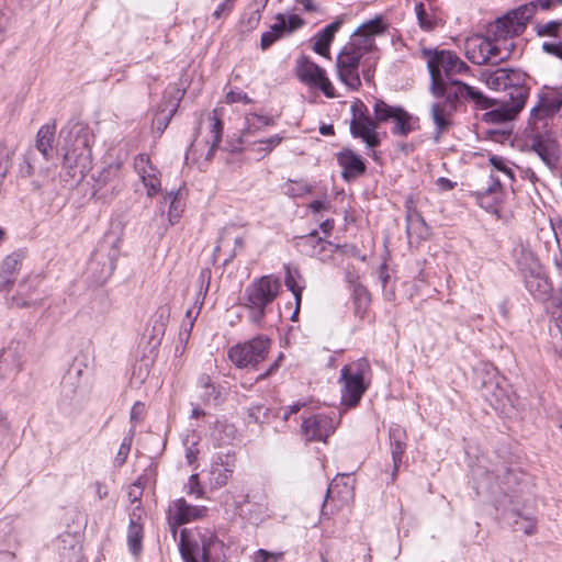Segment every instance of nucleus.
I'll return each instance as SVG.
<instances>
[{
    "label": "nucleus",
    "mask_w": 562,
    "mask_h": 562,
    "mask_svg": "<svg viewBox=\"0 0 562 562\" xmlns=\"http://www.w3.org/2000/svg\"><path fill=\"white\" fill-rule=\"evenodd\" d=\"M439 88L435 83H430V93L442 99L436 101L430 106V116L435 124L434 140L438 143L442 134L447 133L452 125V115L458 108L465 101L473 102L477 108L484 110L495 104V101L485 97L481 91L460 80H445L438 82Z\"/></svg>",
    "instance_id": "nucleus-1"
},
{
    "label": "nucleus",
    "mask_w": 562,
    "mask_h": 562,
    "mask_svg": "<svg viewBox=\"0 0 562 562\" xmlns=\"http://www.w3.org/2000/svg\"><path fill=\"white\" fill-rule=\"evenodd\" d=\"M60 136L65 140L63 166L69 170L71 177H76L77 172L83 177L91 168L92 160L93 135L90 128L81 122L71 121L60 130Z\"/></svg>",
    "instance_id": "nucleus-2"
},
{
    "label": "nucleus",
    "mask_w": 562,
    "mask_h": 562,
    "mask_svg": "<svg viewBox=\"0 0 562 562\" xmlns=\"http://www.w3.org/2000/svg\"><path fill=\"white\" fill-rule=\"evenodd\" d=\"M179 546L184 562H221L225 557L223 541L206 528L190 535L182 531Z\"/></svg>",
    "instance_id": "nucleus-3"
},
{
    "label": "nucleus",
    "mask_w": 562,
    "mask_h": 562,
    "mask_svg": "<svg viewBox=\"0 0 562 562\" xmlns=\"http://www.w3.org/2000/svg\"><path fill=\"white\" fill-rule=\"evenodd\" d=\"M280 289V280L272 274L263 276L246 288L244 306L248 310V319L251 323H262Z\"/></svg>",
    "instance_id": "nucleus-4"
},
{
    "label": "nucleus",
    "mask_w": 562,
    "mask_h": 562,
    "mask_svg": "<svg viewBox=\"0 0 562 562\" xmlns=\"http://www.w3.org/2000/svg\"><path fill=\"white\" fill-rule=\"evenodd\" d=\"M372 370L368 359L360 358L340 370L341 402L353 407L358 405L362 395L371 384Z\"/></svg>",
    "instance_id": "nucleus-5"
},
{
    "label": "nucleus",
    "mask_w": 562,
    "mask_h": 562,
    "mask_svg": "<svg viewBox=\"0 0 562 562\" xmlns=\"http://www.w3.org/2000/svg\"><path fill=\"white\" fill-rule=\"evenodd\" d=\"M486 86L495 91H503L506 99L517 102V106L525 105L529 95L527 75L519 69L497 68L484 74Z\"/></svg>",
    "instance_id": "nucleus-6"
},
{
    "label": "nucleus",
    "mask_w": 562,
    "mask_h": 562,
    "mask_svg": "<svg viewBox=\"0 0 562 562\" xmlns=\"http://www.w3.org/2000/svg\"><path fill=\"white\" fill-rule=\"evenodd\" d=\"M536 11L537 4L533 0L521 4L504 16L498 18L487 30V34L492 35L501 46H508L512 52L514 44L508 38L520 35Z\"/></svg>",
    "instance_id": "nucleus-7"
},
{
    "label": "nucleus",
    "mask_w": 562,
    "mask_h": 562,
    "mask_svg": "<svg viewBox=\"0 0 562 562\" xmlns=\"http://www.w3.org/2000/svg\"><path fill=\"white\" fill-rule=\"evenodd\" d=\"M424 54L427 56L430 83H435L437 89L438 82L454 80L453 76L470 71V67L452 50H424Z\"/></svg>",
    "instance_id": "nucleus-8"
},
{
    "label": "nucleus",
    "mask_w": 562,
    "mask_h": 562,
    "mask_svg": "<svg viewBox=\"0 0 562 562\" xmlns=\"http://www.w3.org/2000/svg\"><path fill=\"white\" fill-rule=\"evenodd\" d=\"M467 58L475 65L497 64L510 56L508 46H501L492 35H473L464 43Z\"/></svg>",
    "instance_id": "nucleus-9"
},
{
    "label": "nucleus",
    "mask_w": 562,
    "mask_h": 562,
    "mask_svg": "<svg viewBox=\"0 0 562 562\" xmlns=\"http://www.w3.org/2000/svg\"><path fill=\"white\" fill-rule=\"evenodd\" d=\"M271 340L259 335L243 344H237L228 350V358L237 368H255L263 361L269 352Z\"/></svg>",
    "instance_id": "nucleus-10"
},
{
    "label": "nucleus",
    "mask_w": 562,
    "mask_h": 562,
    "mask_svg": "<svg viewBox=\"0 0 562 562\" xmlns=\"http://www.w3.org/2000/svg\"><path fill=\"white\" fill-rule=\"evenodd\" d=\"M374 115L381 124L392 122L393 135L407 136L418 128V119L413 117L401 106H392L383 100H376L373 106Z\"/></svg>",
    "instance_id": "nucleus-11"
},
{
    "label": "nucleus",
    "mask_w": 562,
    "mask_h": 562,
    "mask_svg": "<svg viewBox=\"0 0 562 562\" xmlns=\"http://www.w3.org/2000/svg\"><path fill=\"white\" fill-rule=\"evenodd\" d=\"M295 75L303 85L310 89L322 91L326 98L334 99L337 97L326 70L310 58L302 56L297 59Z\"/></svg>",
    "instance_id": "nucleus-12"
},
{
    "label": "nucleus",
    "mask_w": 562,
    "mask_h": 562,
    "mask_svg": "<svg viewBox=\"0 0 562 562\" xmlns=\"http://www.w3.org/2000/svg\"><path fill=\"white\" fill-rule=\"evenodd\" d=\"M362 56L355 45H345L336 59L338 79L349 89L358 90L361 87L359 65Z\"/></svg>",
    "instance_id": "nucleus-13"
},
{
    "label": "nucleus",
    "mask_w": 562,
    "mask_h": 562,
    "mask_svg": "<svg viewBox=\"0 0 562 562\" xmlns=\"http://www.w3.org/2000/svg\"><path fill=\"white\" fill-rule=\"evenodd\" d=\"M386 30L382 16H376L361 24L352 34L351 41L347 45H355L360 55L369 53L375 48V36Z\"/></svg>",
    "instance_id": "nucleus-14"
},
{
    "label": "nucleus",
    "mask_w": 562,
    "mask_h": 562,
    "mask_svg": "<svg viewBox=\"0 0 562 562\" xmlns=\"http://www.w3.org/2000/svg\"><path fill=\"white\" fill-rule=\"evenodd\" d=\"M236 468L235 453H218L211 463L209 482L211 487L221 488L225 486L232 477Z\"/></svg>",
    "instance_id": "nucleus-15"
},
{
    "label": "nucleus",
    "mask_w": 562,
    "mask_h": 562,
    "mask_svg": "<svg viewBox=\"0 0 562 562\" xmlns=\"http://www.w3.org/2000/svg\"><path fill=\"white\" fill-rule=\"evenodd\" d=\"M296 245L301 250L310 256L319 259L321 261H328L331 259L333 254L339 248L338 245L325 240L318 236L316 231L297 237Z\"/></svg>",
    "instance_id": "nucleus-16"
},
{
    "label": "nucleus",
    "mask_w": 562,
    "mask_h": 562,
    "mask_svg": "<svg viewBox=\"0 0 562 562\" xmlns=\"http://www.w3.org/2000/svg\"><path fill=\"white\" fill-rule=\"evenodd\" d=\"M335 428L334 419L325 414L304 418L301 426L302 434L307 441H326Z\"/></svg>",
    "instance_id": "nucleus-17"
},
{
    "label": "nucleus",
    "mask_w": 562,
    "mask_h": 562,
    "mask_svg": "<svg viewBox=\"0 0 562 562\" xmlns=\"http://www.w3.org/2000/svg\"><path fill=\"white\" fill-rule=\"evenodd\" d=\"M207 508L189 504L184 498L173 501L168 508V521L172 528L205 516Z\"/></svg>",
    "instance_id": "nucleus-18"
},
{
    "label": "nucleus",
    "mask_w": 562,
    "mask_h": 562,
    "mask_svg": "<svg viewBox=\"0 0 562 562\" xmlns=\"http://www.w3.org/2000/svg\"><path fill=\"white\" fill-rule=\"evenodd\" d=\"M353 499V484L350 475H337L329 484L324 503L322 505V516H326L325 508L328 502H338V507L347 505Z\"/></svg>",
    "instance_id": "nucleus-19"
},
{
    "label": "nucleus",
    "mask_w": 562,
    "mask_h": 562,
    "mask_svg": "<svg viewBox=\"0 0 562 562\" xmlns=\"http://www.w3.org/2000/svg\"><path fill=\"white\" fill-rule=\"evenodd\" d=\"M381 124L376 117H363L350 121V133L352 137L360 138L368 148H375L380 145L376 128Z\"/></svg>",
    "instance_id": "nucleus-20"
},
{
    "label": "nucleus",
    "mask_w": 562,
    "mask_h": 562,
    "mask_svg": "<svg viewBox=\"0 0 562 562\" xmlns=\"http://www.w3.org/2000/svg\"><path fill=\"white\" fill-rule=\"evenodd\" d=\"M482 396L496 412L504 413L508 407H513L514 401L508 392V385L504 378L502 382H492L487 390H484Z\"/></svg>",
    "instance_id": "nucleus-21"
},
{
    "label": "nucleus",
    "mask_w": 562,
    "mask_h": 562,
    "mask_svg": "<svg viewBox=\"0 0 562 562\" xmlns=\"http://www.w3.org/2000/svg\"><path fill=\"white\" fill-rule=\"evenodd\" d=\"M504 193L502 183L497 176H490V182L486 189L476 192V200L481 207L488 212H496L497 206L502 203Z\"/></svg>",
    "instance_id": "nucleus-22"
},
{
    "label": "nucleus",
    "mask_w": 562,
    "mask_h": 562,
    "mask_svg": "<svg viewBox=\"0 0 562 562\" xmlns=\"http://www.w3.org/2000/svg\"><path fill=\"white\" fill-rule=\"evenodd\" d=\"M143 508L138 504L130 515V525L127 529V546L133 555L137 557L143 550L144 529L140 524Z\"/></svg>",
    "instance_id": "nucleus-23"
},
{
    "label": "nucleus",
    "mask_w": 562,
    "mask_h": 562,
    "mask_svg": "<svg viewBox=\"0 0 562 562\" xmlns=\"http://www.w3.org/2000/svg\"><path fill=\"white\" fill-rule=\"evenodd\" d=\"M337 161L342 168L341 176L345 180L355 179L366 171L364 160L351 149H342L337 155Z\"/></svg>",
    "instance_id": "nucleus-24"
},
{
    "label": "nucleus",
    "mask_w": 562,
    "mask_h": 562,
    "mask_svg": "<svg viewBox=\"0 0 562 562\" xmlns=\"http://www.w3.org/2000/svg\"><path fill=\"white\" fill-rule=\"evenodd\" d=\"M7 300L10 306L34 307L42 304L43 297L37 293L36 284L24 280L19 284L16 293Z\"/></svg>",
    "instance_id": "nucleus-25"
},
{
    "label": "nucleus",
    "mask_w": 562,
    "mask_h": 562,
    "mask_svg": "<svg viewBox=\"0 0 562 562\" xmlns=\"http://www.w3.org/2000/svg\"><path fill=\"white\" fill-rule=\"evenodd\" d=\"M415 14L418 25L424 32H432L442 25V19L438 9L430 2H416Z\"/></svg>",
    "instance_id": "nucleus-26"
},
{
    "label": "nucleus",
    "mask_w": 562,
    "mask_h": 562,
    "mask_svg": "<svg viewBox=\"0 0 562 562\" xmlns=\"http://www.w3.org/2000/svg\"><path fill=\"white\" fill-rule=\"evenodd\" d=\"M562 106V87L544 88L539 97V103L531 110V115L542 111L546 115H553Z\"/></svg>",
    "instance_id": "nucleus-27"
},
{
    "label": "nucleus",
    "mask_w": 562,
    "mask_h": 562,
    "mask_svg": "<svg viewBox=\"0 0 562 562\" xmlns=\"http://www.w3.org/2000/svg\"><path fill=\"white\" fill-rule=\"evenodd\" d=\"M526 289L537 300L544 301L550 296L551 284L544 276L542 268L536 273L524 276Z\"/></svg>",
    "instance_id": "nucleus-28"
},
{
    "label": "nucleus",
    "mask_w": 562,
    "mask_h": 562,
    "mask_svg": "<svg viewBox=\"0 0 562 562\" xmlns=\"http://www.w3.org/2000/svg\"><path fill=\"white\" fill-rule=\"evenodd\" d=\"M501 105L493 109L483 115V120L487 123H504L513 120L525 105L517 106V102H512L506 99L499 100Z\"/></svg>",
    "instance_id": "nucleus-29"
},
{
    "label": "nucleus",
    "mask_w": 562,
    "mask_h": 562,
    "mask_svg": "<svg viewBox=\"0 0 562 562\" xmlns=\"http://www.w3.org/2000/svg\"><path fill=\"white\" fill-rule=\"evenodd\" d=\"M513 256L516 266L522 276L527 273H536L540 268H542L535 254L522 244H519L514 248Z\"/></svg>",
    "instance_id": "nucleus-30"
},
{
    "label": "nucleus",
    "mask_w": 562,
    "mask_h": 562,
    "mask_svg": "<svg viewBox=\"0 0 562 562\" xmlns=\"http://www.w3.org/2000/svg\"><path fill=\"white\" fill-rule=\"evenodd\" d=\"M406 434L405 431L400 428L398 426L390 428V445H391V454L392 460L394 463V469L392 471V480L394 481L397 472L398 467L402 462L403 454L406 450V442H405Z\"/></svg>",
    "instance_id": "nucleus-31"
},
{
    "label": "nucleus",
    "mask_w": 562,
    "mask_h": 562,
    "mask_svg": "<svg viewBox=\"0 0 562 562\" xmlns=\"http://www.w3.org/2000/svg\"><path fill=\"white\" fill-rule=\"evenodd\" d=\"M24 254L19 250L14 251L2 261L0 266V274L3 281L0 283V291H5L13 282L12 277L20 270Z\"/></svg>",
    "instance_id": "nucleus-32"
},
{
    "label": "nucleus",
    "mask_w": 562,
    "mask_h": 562,
    "mask_svg": "<svg viewBox=\"0 0 562 562\" xmlns=\"http://www.w3.org/2000/svg\"><path fill=\"white\" fill-rule=\"evenodd\" d=\"M535 150L541 160L550 168L554 167L559 160L558 144L550 138H539L532 144Z\"/></svg>",
    "instance_id": "nucleus-33"
},
{
    "label": "nucleus",
    "mask_w": 562,
    "mask_h": 562,
    "mask_svg": "<svg viewBox=\"0 0 562 562\" xmlns=\"http://www.w3.org/2000/svg\"><path fill=\"white\" fill-rule=\"evenodd\" d=\"M209 122V136L205 140L207 145H210L205 159L211 160L214 157L215 150L217 149L223 134V124L222 121L215 115L207 116Z\"/></svg>",
    "instance_id": "nucleus-34"
},
{
    "label": "nucleus",
    "mask_w": 562,
    "mask_h": 562,
    "mask_svg": "<svg viewBox=\"0 0 562 562\" xmlns=\"http://www.w3.org/2000/svg\"><path fill=\"white\" fill-rule=\"evenodd\" d=\"M340 26L341 22L335 21L327 25L323 31L317 33L315 35L313 49L322 56H328L330 43L333 42L335 33L340 29Z\"/></svg>",
    "instance_id": "nucleus-35"
},
{
    "label": "nucleus",
    "mask_w": 562,
    "mask_h": 562,
    "mask_svg": "<svg viewBox=\"0 0 562 562\" xmlns=\"http://www.w3.org/2000/svg\"><path fill=\"white\" fill-rule=\"evenodd\" d=\"M56 124H47L40 128L36 137V148L45 159L50 157L55 140Z\"/></svg>",
    "instance_id": "nucleus-36"
},
{
    "label": "nucleus",
    "mask_w": 562,
    "mask_h": 562,
    "mask_svg": "<svg viewBox=\"0 0 562 562\" xmlns=\"http://www.w3.org/2000/svg\"><path fill=\"white\" fill-rule=\"evenodd\" d=\"M285 16L282 13H278L276 22L270 26V30L261 35L260 47L262 50L268 49L279 38L286 35L285 32Z\"/></svg>",
    "instance_id": "nucleus-37"
},
{
    "label": "nucleus",
    "mask_w": 562,
    "mask_h": 562,
    "mask_svg": "<svg viewBox=\"0 0 562 562\" xmlns=\"http://www.w3.org/2000/svg\"><path fill=\"white\" fill-rule=\"evenodd\" d=\"M497 381L502 382V378L498 375L496 368L492 364H483L475 370V384L481 393L487 390L492 382Z\"/></svg>",
    "instance_id": "nucleus-38"
},
{
    "label": "nucleus",
    "mask_w": 562,
    "mask_h": 562,
    "mask_svg": "<svg viewBox=\"0 0 562 562\" xmlns=\"http://www.w3.org/2000/svg\"><path fill=\"white\" fill-rule=\"evenodd\" d=\"M406 221V234L409 241H412L414 237L419 240L428 236L429 228L419 214H409L407 215Z\"/></svg>",
    "instance_id": "nucleus-39"
},
{
    "label": "nucleus",
    "mask_w": 562,
    "mask_h": 562,
    "mask_svg": "<svg viewBox=\"0 0 562 562\" xmlns=\"http://www.w3.org/2000/svg\"><path fill=\"white\" fill-rule=\"evenodd\" d=\"M182 97L183 91L180 88H178L176 85L169 86L164 94L158 110H164V112H169V115H175Z\"/></svg>",
    "instance_id": "nucleus-40"
},
{
    "label": "nucleus",
    "mask_w": 562,
    "mask_h": 562,
    "mask_svg": "<svg viewBox=\"0 0 562 562\" xmlns=\"http://www.w3.org/2000/svg\"><path fill=\"white\" fill-rule=\"evenodd\" d=\"M276 124V121L271 116L259 115L257 113H249L246 115V126L243 132V136L247 137L255 134L256 132Z\"/></svg>",
    "instance_id": "nucleus-41"
},
{
    "label": "nucleus",
    "mask_w": 562,
    "mask_h": 562,
    "mask_svg": "<svg viewBox=\"0 0 562 562\" xmlns=\"http://www.w3.org/2000/svg\"><path fill=\"white\" fill-rule=\"evenodd\" d=\"M537 236L538 239L544 244L547 249H550L553 244L560 247V241H562V224L555 228L550 221L546 226L539 228Z\"/></svg>",
    "instance_id": "nucleus-42"
},
{
    "label": "nucleus",
    "mask_w": 562,
    "mask_h": 562,
    "mask_svg": "<svg viewBox=\"0 0 562 562\" xmlns=\"http://www.w3.org/2000/svg\"><path fill=\"white\" fill-rule=\"evenodd\" d=\"M352 301L355 314L359 317H363L370 305V294L368 290L361 284H356L352 291Z\"/></svg>",
    "instance_id": "nucleus-43"
},
{
    "label": "nucleus",
    "mask_w": 562,
    "mask_h": 562,
    "mask_svg": "<svg viewBox=\"0 0 562 562\" xmlns=\"http://www.w3.org/2000/svg\"><path fill=\"white\" fill-rule=\"evenodd\" d=\"M134 169L138 177H147V175L159 173V170L150 162L146 154H138L134 159Z\"/></svg>",
    "instance_id": "nucleus-44"
},
{
    "label": "nucleus",
    "mask_w": 562,
    "mask_h": 562,
    "mask_svg": "<svg viewBox=\"0 0 562 562\" xmlns=\"http://www.w3.org/2000/svg\"><path fill=\"white\" fill-rule=\"evenodd\" d=\"M179 195V191L168 192V199H170L168 216L171 225L178 222L183 211V204L181 203Z\"/></svg>",
    "instance_id": "nucleus-45"
},
{
    "label": "nucleus",
    "mask_w": 562,
    "mask_h": 562,
    "mask_svg": "<svg viewBox=\"0 0 562 562\" xmlns=\"http://www.w3.org/2000/svg\"><path fill=\"white\" fill-rule=\"evenodd\" d=\"M285 277L284 284L289 291H294L295 289L302 286L300 281L302 280V276L300 270L296 267H292L291 265L284 266Z\"/></svg>",
    "instance_id": "nucleus-46"
},
{
    "label": "nucleus",
    "mask_w": 562,
    "mask_h": 562,
    "mask_svg": "<svg viewBox=\"0 0 562 562\" xmlns=\"http://www.w3.org/2000/svg\"><path fill=\"white\" fill-rule=\"evenodd\" d=\"M184 491L189 496L194 498H202L204 496V488L200 483L199 475L192 474L189 476Z\"/></svg>",
    "instance_id": "nucleus-47"
},
{
    "label": "nucleus",
    "mask_w": 562,
    "mask_h": 562,
    "mask_svg": "<svg viewBox=\"0 0 562 562\" xmlns=\"http://www.w3.org/2000/svg\"><path fill=\"white\" fill-rule=\"evenodd\" d=\"M133 436H134V427H132L130 429V432L128 435L123 439L121 446H120V449H119V452L115 457V463L117 465H122L125 463L126 459H127V456L130 453V450H131V446H132V441H133Z\"/></svg>",
    "instance_id": "nucleus-48"
},
{
    "label": "nucleus",
    "mask_w": 562,
    "mask_h": 562,
    "mask_svg": "<svg viewBox=\"0 0 562 562\" xmlns=\"http://www.w3.org/2000/svg\"><path fill=\"white\" fill-rule=\"evenodd\" d=\"M140 180H142L144 187L147 189V195L149 198H151L160 192V189H161L160 172L147 175V177H143V179H140Z\"/></svg>",
    "instance_id": "nucleus-49"
},
{
    "label": "nucleus",
    "mask_w": 562,
    "mask_h": 562,
    "mask_svg": "<svg viewBox=\"0 0 562 562\" xmlns=\"http://www.w3.org/2000/svg\"><path fill=\"white\" fill-rule=\"evenodd\" d=\"M514 530H521L526 536H532L537 531V522L533 518L519 517L513 524Z\"/></svg>",
    "instance_id": "nucleus-50"
},
{
    "label": "nucleus",
    "mask_w": 562,
    "mask_h": 562,
    "mask_svg": "<svg viewBox=\"0 0 562 562\" xmlns=\"http://www.w3.org/2000/svg\"><path fill=\"white\" fill-rule=\"evenodd\" d=\"M283 558V552H270L265 549H258L252 555V562H281Z\"/></svg>",
    "instance_id": "nucleus-51"
},
{
    "label": "nucleus",
    "mask_w": 562,
    "mask_h": 562,
    "mask_svg": "<svg viewBox=\"0 0 562 562\" xmlns=\"http://www.w3.org/2000/svg\"><path fill=\"white\" fill-rule=\"evenodd\" d=\"M195 317L192 316V311L189 310L186 314V318L183 319L180 330H179V339L180 341L187 342L190 338L191 330L194 325Z\"/></svg>",
    "instance_id": "nucleus-52"
},
{
    "label": "nucleus",
    "mask_w": 562,
    "mask_h": 562,
    "mask_svg": "<svg viewBox=\"0 0 562 562\" xmlns=\"http://www.w3.org/2000/svg\"><path fill=\"white\" fill-rule=\"evenodd\" d=\"M561 21H549L538 26V35L557 37L561 29Z\"/></svg>",
    "instance_id": "nucleus-53"
},
{
    "label": "nucleus",
    "mask_w": 562,
    "mask_h": 562,
    "mask_svg": "<svg viewBox=\"0 0 562 562\" xmlns=\"http://www.w3.org/2000/svg\"><path fill=\"white\" fill-rule=\"evenodd\" d=\"M282 140H283V136L279 135V134H276V135L270 136L269 138L261 139V140H259V142H257L255 144L259 145V146L263 145V147H259L258 150L265 151L266 154H269Z\"/></svg>",
    "instance_id": "nucleus-54"
},
{
    "label": "nucleus",
    "mask_w": 562,
    "mask_h": 562,
    "mask_svg": "<svg viewBox=\"0 0 562 562\" xmlns=\"http://www.w3.org/2000/svg\"><path fill=\"white\" fill-rule=\"evenodd\" d=\"M172 116L173 115H169V112H164V110H158L154 117V125H155L156 130L159 133H162L167 128Z\"/></svg>",
    "instance_id": "nucleus-55"
},
{
    "label": "nucleus",
    "mask_w": 562,
    "mask_h": 562,
    "mask_svg": "<svg viewBox=\"0 0 562 562\" xmlns=\"http://www.w3.org/2000/svg\"><path fill=\"white\" fill-rule=\"evenodd\" d=\"M491 165L498 171L503 172L510 181L514 180V172L513 170L507 167L504 159L498 156H492L490 158Z\"/></svg>",
    "instance_id": "nucleus-56"
},
{
    "label": "nucleus",
    "mask_w": 562,
    "mask_h": 562,
    "mask_svg": "<svg viewBox=\"0 0 562 562\" xmlns=\"http://www.w3.org/2000/svg\"><path fill=\"white\" fill-rule=\"evenodd\" d=\"M119 171V166H109L108 168L103 169L97 179V182L99 184V189L103 184H106L108 182L112 181L114 178H116Z\"/></svg>",
    "instance_id": "nucleus-57"
},
{
    "label": "nucleus",
    "mask_w": 562,
    "mask_h": 562,
    "mask_svg": "<svg viewBox=\"0 0 562 562\" xmlns=\"http://www.w3.org/2000/svg\"><path fill=\"white\" fill-rule=\"evenodd\" d=\"M351 113H352V119L351 120H360V119H363V117H370V115L368 113V108L359 99H357L356 101L352 102V104H351Z\"/></svg>",
    "instance_id": "nucleus-58"
},
{
    "label": "nucleus",
    "mask_w": 562,
    "mask_h": 562,
    "mask_svg": "<svg viewBox=\"0 0 562 562\" xmlns=\"http://www.w3.org/2000/svg\"><path fill=\"white\" fill-rule=\"evenodd\" d=\"M226 101H227V103L243 102L245 104L252 102V100L243 90H231L226 94Z\"/></svg>",
    "instance_id": "nucleus-59"
},
{
    "label": "nucleus",
    "mask_w": 562,
    "mask_h": 562,
    "mask_svg": "<svg viewBox=\"0 0 562 562\" xmlns=\"http://www.w3.org/2000/svg\"><path fill=\"white\" fill-rule=\"evenodd\" d=\"M304 25V20L296 14H292L289 16V20H285V34L289 35L294 31L299 30Z\"/></svg>",
    "instance_id": "nucleus-60"
},
{
    "label": "nucleus",
    "mask_w": 562,
    "mask_h": 562,
    "mask_svg": "<svg viewBox=\"0 0 562 562\" xmlns=\"http://www.w3.org/2000/svg\"><path fill=\"white\" fill-rule=\"evenodd\" d=\"M145 405L140 402H136L131 409V423L132 427L135 428L136 424L144 417Z\"/></svg>",
    "instance_id": "nucleus-61"
},
{
    "label": "nucleus",
    "mask_w": 562,
    "mask_h": 562,
    "mask_svg": "<svg viewBox=\"0 0 562 562\" xmlns=\"http://www.w3.org/2000/svg\"><path fill=\"white\" fill-rule=\"evenodd\" d=\"M260 19V12L258 10L252 11L246 20H243L246 31L255 30L258 26Z\"/></svg>",
    "instance_id": "nucleus-62"
},
{
    "label": "nucleus",
    "mask_w": 562,
    "mask_h": 562,
    "mask_svg": "<svg viewBox=\"0 0 562 562\" xmlns=\"http://www.w3.org/2000/svg\"><path fill=\"white\" fill-rule=\"evenodd\" d=\"M542 49L550 54V55H553L555 57H558L559 59L562 60V44L561 43H549V42H544L542 44Z\"/></svg>",
    "instance_id": "nucleus-63"
},
{
    "label": "nucleus",
    "mask_w": 562,
    "mask_h": 562,
    "mask_svg": "<svg viewBox=\"0 0 562 562\" xmlns=\"http://www.w3.org/2000/svg\"><path fill=\"white\" fill-rule=\"evenodd\" d=\"M143 495V487L138 483H134L130 486L128 490V498L132 503L139 502L140 497Z\"/></svg>",
    "instance_id": "nucleus-64"
}]
</instances>
